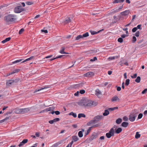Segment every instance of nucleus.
<instances>
[{
	"mask_svg": "<svg viewBox=\"0 0 147 147\" xmlns=\"http://www.w3.org/2000/svg\"><path fill=\"white\" fill-rule=\"evenodd\" d=\"M77 103L79 105L83 106L87 108L95 107L98 105L97 102L89 100L87 99L82 100L77 102Z\"/></svg>",
	"mask_w": 147,
	"mask_h": 147,
	"instance_id": "1",
	"label": "nucleus"
},
{
	"mask_svg": "<svg viewBox=\"0 0 147 147\" xmlns=\"http://www.w3.org/2000/svg\"><path fill=\"white\" fill-rule=\"evenodd\" d=\"M16 16L11 14H8L4 17V20L7 22H12L16 19Z\"/></svg>",
	"mask_w": 147,
	"mask_h": 147,
	"instance_id": "2",
	"label": "nucleus"
},
{
	"mask_svg": "<svg viewBox=\"0 0 147 147\" xmlns=\"http://www.w3.org/2000/svg\"><path fill=\"white\" fill-rule=\"evenodd\" d=\"M137 110H135L134 112L131 113L129 116V120L131 122H133L135 120L136 118L137 115L136 113Z\"/></svg>",
	"mask_w": 147,
	"mask_h": 147,
	"instance_id": "3",
	"label": "nucleus"
},
{
	"mask_svg": "<svg viewBox=\"0 0 147 147\" xmlns=\"http://www.w3.org/2000/svg\"><path fill=\"white\" fill-rule=\"evenodd\" d=\"M25 10V9L23 8L22 6H18L16 7L14 9V11L16 13H20Z\"/></svg>",
	"mask_w": 147,
	"mask_h": 147,
	"instance_id": "4",
	"label": "nucleus"
},
{
	"mask_svg": "<svg viewBox=\"0 0 147 147\" xmlns=\"http://www.w3.org/2000/svg\"><path fill=\"white\" fill-rule=\"evenodd\" d=\"M115 132V129L114 128H112L108 133H106V137L108 138H110L111 137L114 136Z\"/></svg>",
	"mask_w": 147,
	"mask_h": 147,
	"instance_id": "5",
	"label": "nucleus"
},
{
	"mask_svg": "<svg viewBox=\"0 0 147 147\" xmlns=\"http://www.w3.org/2000/svg\"><path fill=\"white\" fill-rule=\"evenodd\" d=\"M16 80H9L6 81V85L7 86H10L14 84L16 82Z\"/></svg>",
	"mask_w": 147,
	"mask_h": 147,
	"instance_id": "6",
	"label": "nucleus"
},
{
	"mask_svg": "<svg viewBox=\"0 0 147 147\" xmlns=\"http://www.w3.org/2000/svg\"><path fill=\"white\" fill-rule=\"evenodd\" d=\"M102 117V115H97L94 118V119L93 120L94 123H97L98 121L100 120Z\"/></svg>",
	"mask_w": 147,
	"mask_h": 147,
	"instance_id": "7",
	"label": "nucleus"
},
{
	"mask_svg": "<svg viewBox=\"0 0 147 147\" xmlns=\"http://www.w3.org/2000/svg\"><path fill=\"white\" fill-rule=\"evenodd\" d=\"M94 73L92 72H88L85 74L84 75L85 77H90L94 76Z\"/></svg>",
	"mask_w": 147,
	"mask_h": 147,
	"instance_id": "8",
	"label": "nucleus"
},
{
	"mask_svg": "<svg viewBox=\"0 0 147 147\" xmlns=\"http://www.w3.org/2000/svg\"><path fill=\"white\" fill-rule=\"evenodd\" d=\"M30 108L21 109V114H24L30 111Z\"/></svg>",
	"mask_w": 147,
	"mask_h": 147,
	"instance_id": "9",
	"label": "nucleus"
},
{
	"mask_svg": "<svg viewBox=\"0 0 147 147\" xmlns=\"http://www.w3.org/2000/svg\"><path fill=\"white\" fill-rule=\"evenodd\" d=\"M72 18L71 17H68L66 18L64 23L65 24L69 23L71 22L72 20Z\"/></svg>",
	"mask_w": 147,
	"mask_h": 147,
	"instance_id": "10",
	"label": "nucleus"
},
{
	"mask_svg": "<svg viewBox=\"0 0 147 147\" xmlns=\"http://www.w3.org/2000/svg\"><path fill=\"white\" fill-rule=\"evenodd\" d=\"M28 141V140L27 139H24L23 141L21 142L20 144L18 145L19 147H21L23 146L24 144L27 143Z\"/></svg>",
	"mask_w": 147,
	"mask_h": 147,
	"instance_id": "11",
	"label": "nucleus"
},
{
	"mask_svg": "<svg viewBox=\"0 0 147 147\" xmlns=\"http://www.w3.org/2000/svg\"><path fill=\"white\" fill-rule=\"evenodd\" d=\"M60 120V119L58 118H55L53 120L49 121V123L51 124H52L54 122H56L59 121Z\"/></svg>",
	"mask_w": 147,
	"mask_h": 147,
	"instance_id": "12",
	"label": "nucleus"
},
{
	"mask_svg": "<svg viewBox=\"0 0 147 147\" xmlns=\"http://www.w3.org/2000/svg\"><path fill=\"white\" fill-rule=\"evenodd\" d=\"M129 11L127 10L121 13V14L123 16H125L129 14Z\"/></svg>",
	"mask_w": 147,
	"mask_h": 147,
	"instance_id": "13",
	"label": "nucleus"
},
{
	"mask_svg": "<svg viewBox=\"0 0 147 147\" xmlns=\"http://www.w3.org/2000/svg\"><path fill=\"white\" fill-rule=\"evenodd\" d=\"M65 47H64L62 46L61 47V49L60 50V51L59 52L62 54H68V53L65 52H64V50H65Z\"/></svg>",
	"mask_w": 147,
	"mask_h": 147,
	"instance_id": "14",
	"label": "nucleus"
},
{
	"mask_svg": "<svg viewBox=\"0 0 147 147\" xmlns=\"http://www.w3.org/2000/svg\"><path fill=\"white\" fill-rule=\"evenodd\" d=\"M111 100L112 102H115L119 101V99L117 96H115L112 98Z\"/></svg>",
	"mask_w": 147,
	"mask_h": 147,
	"instance_id": "15",
	"label": "nucleus"
},
{
	"mask_svg": "<svg viewBox=\"0 0 147 147\" xmlns=\"http://www.w3.org/2000/svg\"><path fill=\"white\" fill-rule=\"evenodd\" d=\"M20 71V69H16L13 70V71L12 72L10 73L8 75H7V76H9L13 74L18 72Z\"/></svg>",
	"mask_w": 147,
	"mask_h": 147,
	"instance_id": "16",
	"label": "nucleus"
},
{
	"mask_svg": "<svg viewBox=\"0 0 147 147\" xmlns=\"http://www.w3.org/2000/svg\"><path fill=\"white\" fill-rule=\"evenodd\" d=\"M34 59V56H31L30 57L23 61H22V62H21V63L25 62L26 61H29L30 60L32 59Z\"/></svg>",
	"mask_w": 147,
	"mask_h": 147,
	"instance_id": "17",
	"label": "nucleus"
},
{
	"mask_svg": "<svg viewBox=\"0 0 147 147\" xmlns=\"http://www.w3.org/2000/svg\"><path fill=\"white\" fill-rule=\"evenodd\" d=\"M129 123L127 122H123L121 124V126L123 127H126L128 126Z\"/></svg>",
	"mask_w": 147,
	"mask_h": 147,
	"instance_id": "18",
	"label": "nucleus"
},
{
	"mask_svg": "<svg viewBox=\"0 0 147 147\" xmlns=\"http://www.w3.org/2000/svg\"><path fill=\"white\" fill-rule=\"evenodd\" d=\"M125 0H115L113 2V3H121L123 2Z\"/></svg>",
	"mask_w": 147,
	"mask_h": 147,
	"instance_id": "19",
	"label": "nucleus"
},
{
	"mask_svg": "<svg viewBox=\"0 0 147 147\" xmlns=\"http://www.w3.org/2000/svg\"><path fill=\"white\" fill-rule=\"evenodd\" d=\"M23 60V59H19L16 61H13L12 62V64H14L16 63H17L19 62H21Z\"/></svg>",
	"mask_w": 147,
	"mask_h": 147,
	"instance_id": "20",
	"label": "nucleus"
},
{
	"mask_svg": "<svg viewBox=\"0 0 147 147\" xmlns=\"http://www.w3.org/2000/svg\"><path fill=\"white\" fill-rule=\"evenodd\" d=\"M122 131V129L121 128L119 127L117 129H115V132L116 134H118L120 133Z\"/></svg>",
	"mask_w": 147,
	"mask_h": 147,
	"instance_id": "21",
	"label": "nucleus"
},
{
	"mask_svg": "<svg viewBox=\"0 0 147 147\" xmlns=\"http://www.w3.org/2000/svg\"><path fill=\"white\" fill-rule=\"evenodd\" d=\"M11 39V38L10 37L7 38H6L5 39L2 41L1 42L2 43L4 44L6 42L9 41Z\"/></svg>",
	"mask_w": 147,
	"mask_h": 147,
	"instance_id": "22",
	"label": "nucleus"
},
{
	"mask_svg": "<svg viewBox=\"0 0 147 147\" xmlns=\"http://www.w3.org/2000/svg\"><path fill=\"white\" fill-rule=\"evenodd\" d=\"M54 109V108L52 107H50L48 108H47L45 109V112H48L50 111H53Z\"/></svg>",
	"mask_w": 147,
	"mask_h": 147,
	"instance_id": "23",
	"label": "nucleus"
},
{
	"mask_svg": "<svg viewBox=\"0 0 147 147\" xmlns=\"http://www.w3.org/2000/svg\"><path fill=\"white\" fill-rule=\"evenodd\" d=\"M48 88V87H47V86H45L43 88H41L40 89H39L38 90H35L34 92V93H36V92H37L38 91H40L42 90H43V89H46V88Z\"/></svg>",
	"mask_w": 147,
	"mask_h": 147,
	"instance_id": "24",
	"label": "nucleus"
},
{
	"mask_svg": "<svg viewBox=\"0 0 147 147\" xmlns=\"http://www.w3.org/2000/svg\"><path fill=\"white\" fill-rule=\"evenodd\" d=\"M72 139L74 142H76L78 140L79 138L77 136H74L72 137Z\"/></svg>",
	"mask_w": 147,
	"mask_h": 147,
	"instance_id": "25",
	"label": "nucleus"
},
{
	"mask_svg": "<svg viewBox=\"0 0 147 147\" xmlns=\"http://www.w3.org/2000/svg\"><path fill=\"white\" fill-rule=\"evenodd\" d=\"M109 113V110L108 109L105 111V112L103 113V115L104 116H106L108 115Z\"/></svg>",
	"mask_w": 147,
	"mask_h": 147,
	"instance_id": "26",
	"label": "nucleus"
},
{
	"mask_svg": "<svg viewBox=\"0 0 147 147\" xmlns=\"http://www.w3.org/2000/svg\"><path fill=\"white\" fill-rule=\"evenodd\" d=\"M103 30V29H102V30H100L98 31L97 32H95V31H92V30H91V31H90V32H91V34H92V35H94V34H97L98 33H99L102 30Z\"/></svg>",
	"mask_w": 147,
	"mask_h": 147,
	"instance_id": "27",
	"label": "nucleus"
},
{
	"mask_svg": "<svg viewBox=\"0 0 147 147\" xmlns=\"http://www.w3.org/2000/svg\"><path fill=\"white\" fill-rule=\"evenodd\" d=\"M96 136L94 135H92L91 136H90L89 138V140L90 141H92L94 139H96Z\"/></svg>",
	"mask_w": 147,
	"mask_h": 147,
	"instance_id": "28",
	"label": "nucleus"
},
{
	"mask_svg": "<svg viewBox=\"0 0 147 147\" xmlns=\"http://www.w3.org/2000/svg\"><path fill=\"white\" fill-rule=\"evenodd\" d=\"M85 115L83 113H79L78 115V117L79 118H80L82 117H85Z\"/></svg>",
	"mask_w": 147,
	"mask_h": 147,
	"instance_id": "29",
	"label": "nucleus"
},
{
	"mask_svg": "<svg viewBox=\"0 0 147 147\" xmlns=\"http://www.w3.org/2000/svg\"><path fill=\"white\" fill-rule=\"evenodd\" d=\"M118 109V107H115L113 108H110L108 109V110L110 111H112L115 110L117 109Z\"/></svg>",
	"mask_w": 147,
	"mask_h": 147,
	"instance_id": "30",
	"label": "nucleus"
},
{
	"mask_svg": "<svg viewBox=\"0 0 147 147\" xmlns=\"http://www.w3.org/2000/svg\"><path fill=\"white\" fill-rule=\"evenodd\" d=\"M140 134L139 133V132H137L136 133L135 138L136 139H138L140 137Z\"/></svg>",
	"mask_w": 147,
	"mask_h": 147,
	"instance_id": "31",
	"label": "nucleus"
},
{
	"mask_svg": "<svg viewBox=\"0 0 147 147\" xmlns=\"http://www.w3.org/2000/svg\"><path fill=\"white\" fill-rule=\"evenodd\" d=\"M122 121V120L121 118H118L116 120V123L118 124H120Z\"/></svg>",
	"mask_w": 147,
	"mask_h": 147,
	"instance_id": "32",
	"label": "nucleus"
},
{
	"mask_svg": "<svg viewBox=\"0 0 147 147\" xmlns=\"http://www.w3.org/2000/svg\"><path fill=\"white\" fill-rule=\"evenodd\" d=\"M94 123H95L94 121L93 120H92L88 122L87 123V125L88 126H90L92 124Z\"/></svg>",
	"mask_w": 147,
	"mask_h": 147,
	"instance_id": "33",
	"label": "nucleus"
},
{
	"mask_svg": "<svg viewBox=\"0 0 147 147\" xmlns=\"http://www.w3.org/2000/svg\"><path fill=\"white\" fill-rule=\"evenodd\" d=\"M69 115H72L74 117L76 118L77 117V115L76 113H73V112H71L69 114Z\"/></svg>",
	"mask_w": 147,
	"mask_h": 147,
	"instance_id": "34",
	"label": "nucleus"
},
{
	"mask_svg": "<svg viewBox=\"0 0 147 147\" xmlns=\"http://www.w3.org/2000/svg\"><path fill=\"white\" fill-rule=\"evenodd\" d=\"M21 109H16L15 111V112L17 114H21Z\"/></svg>",
	"mask_w": 147,
	"mask_h": 147,
	"instance_id": "35",
	"label": "nucleus"
},
{
	"mask_svg": "<svg viewBox=\"0 0 147 147\" xmlns=\"http://www.w3.org/2000/svg\"><path fill=\"white\" fill-rule=\"evenodd\" d=\"M141 78L140 76H138L135 80V81L137 83H139L140 81Z\"/></svg>",
	"mask_w": 147,
	"mask_h": 147,
	"instance_id": "36",
	"label": "nucleus"
},
{
	"mask_svg": "<svg viewBox=\"0 0 147 147\" xmlns=\"http://www.w3.org/2000/svg\"><path fill=\"white\" fill-rule=\"evenodd\" d=\"M82 36L83 38L84 37H86L89 36V33L88 32H86L85 33L83 34Z\"/></svg>",
	"mask_w": 147,
	"mask_h": 147,
	"instance_id": "37",
	"label": "nucleus"
},
{
	"mask_svg": "<svg viewBox=\"0 0 147 147\" xmlns=\"http://www.w3.org/2000/svg\"><path fill=\"white\" fill-rule=\"evenodd\" d=\"M78 136L80 138H82L83 136L82 131H80L78 133Z\"/></svg>",
	"mask_w": 147,
	"mask_h": 147,
	"instance_id": "38",
	"label": "nucleus"
},
{
	"mask_svg": "<svg viewBox=\"0 0 147 147\" xmlns=\"http://www.w3.org/2000/svg\"><path fill=\"white\" fill-rule=\"evenodd\" d=\"M130 80L129 79H126L125 81V85L127 86L129 84Z\"/></svg>",
	"mask_w": 147,
	"mask_h": 147,
	"instance_id": "39",
	"label": "nucleus"
},
{
	"mask_svg": "<svg viewBox=\"0 0 147 147\" xmlns=\"http://www.w3.org/2000/svg\"><path fill=\"white\" fill-rule=\"evenodd\" d=\"M96 95H98L99 94H101V92L98 89H97V90H96Z\"/></svg>",
	"mask_w": 147,
	"mask_h": 147,
	"instance_id": "40",
	"label": "nucleus"
},
{
	"mask_svg": "<svg viewBox=\"0 0 147 147\" xmlns=\"http://www.w3.org/2000/svg\"><path fill=\"white\" fill-rule=\"evenodd\" d=\"M81 38H83L82 35H79L77 36L76 38V40H78L80 39Z\"/></svg>",
	"mask_w": 147,
	"mask_h": 147,
	"instance_id": "41",
	"label": "nucleus"
},
{
	"mask_svg": "<svg viewBox=\"0 0 147 147\" xmlns=\"http://www.w3.org/2000/svg\"><path fill=\"white\" fill-rule=\"evenodd\" d=\"M124 59H123L119 63V65L121 66H122L123 65V64H124Z\"/></svg>",
	"mask_w": 147,
	"mask_h": 147,
	"instance_id": "42",
	"label": "nucleus"
},
{
	"mask_svg": "<svg viewBox=\"0 0 147 147\" xmlns=\"http://www.w3.org/2000/svg\"><path fill=\"white\" fill-rule=\"evenodd\" d=\"M136 38L135 36H133L132 38V42L133 43H134L136 41Z\"/></svg>",
	"mask_w": 147,
	"mask_h": 147,
	"instance_id": "43",
	"label": "nucleus"
},
{
	"mask_svg": "<svg viewBox=\"0 0 147 147\" xmlns=\"http://www.w3.org/2000/svg\"><path fill=\"white\" fill-rule=\"evenodd\" d=\"M120 43H122L123 42V39L121 38H119L117 40Z\"/></svg>",
	"mask_w": 147,
	"mask_h": 147,
	"instance_id": "44",
	"label": "nucleus"
},
{
	"mask_svg": "<svg viewBox=\"0 0 147 147\" xmlns=\"http://www.w3.org/2000/svg\"><path fill=\"white\" fill-rule=\"evenodd\" d=\"M120 11L119 9H113V10L112 11V13H115L118 12H119Z\"/></svg>",
	"mask_w": 147,
	"mask_h": 147,
	"instance_id": "45",
	"label": "nucleus"
},
{
	"mask_svg": "<svg viewBox=\"0 0 147 147\" xmlns=\"http://www.w3.org/2000/svg\"><path fill=\"white\" fill-rule=\"evenodd\" d=\"M143 116V114L142 113H140L138 116V119H141Z\"/></svg>",
	"mask_w": 147,
	"mask_h": 147,
	"instance_id": "46",
	"label": "nucleus"
},
{
	"mask_svg": "<svg viewBox=\"0 0 147 147\" xmlns=\"http://www.w3.org/2000/svg\"><path fill=\"white\" fill-rule=\"evenodd\" d=\"M26 3L27 5H30L33 4V3L30 1H27L26 2Z\"/></svg>",
	"mask_w": 147,
	"mask_h": 147,
	"instance_id": "47",
	"label": "nucleus"
},
{
	"mask_svg": "<svg viewBox=\"0 0 147 147\" xmlns=\"http://www.w3.org/2000/svg\"><path fill=\"white\" fill-rule=\"evenodd\" d=\"M140 31H137L135 33V35L136 37H138L140 35Z\"/></svg>",
	"mask_w": 147,
	"mask_h": 147,
	"instance_id": "48",
	"label": "nucleus"
},
{
	"mask_svg": "<svg viewBox=\"0 0 147 147\" xmlns=\"http://www.w3.org/2000/svg\"><path fill=\"white\" fill-rule=\"evenodd\" d=\"M24 28H22L19 31V34H22V32L24 31Z\"/></svg>",
	"mask_w": 147,
	"mask_h": 147,
	"instance_id": "49",
	"label": "nucleus"
},
{
	"mask_svg": "<svg viewBox=\"0 0 147 147\" xmlns=\"http://www.w3.org/2000/svg\"><path fill=\"white\" fill-rule=\"evenodd\" d=\"M128 118H127V117H126V116H125L123 117V120L124 121H127L128 120Z\"/></svg>",
	"mask_w": 147,
	"mask_h": 147,
	"instance_id": "50",
	"label": "nucleus"
},
{
	"mask_svg": "<svg viewBox=\"0 0 147 147\" xmlns=\"http://www.w3.org/2000/svg\"><path fill=\"white\" fill-rule=\"evenodd\" d=\"M137 30V27H134L132 29V31L133 32H136Z\"/></svg>",
	"mask_w": 147,
	"mask_h": 147,
	"instance_id": "51",
	"label": "nucleus"
},
{
	"mask_svg": "<svg viewBox=\"0 0 147 147\" xmlns=\"http://www.w3.org/2000/svg\"><path fill=\"white\" fill-rule=\"evenodd\" d=\"M92 128V127H89L88 129L87 130V132H88L89 133H90V132Z\"/></svg>",
	"mask_w": 147,
	"mask_h": 147,
	"instance_id": "52",
	"label": "nucleus"
},
{
	"mask_svg": "<svg viewBox=\"0 0 147 147\" xmlns=\"http://www.w3.org/2000/svg\"><path fill=\"white\" fill-rule=\"evenodd\" d=\"M137 76V74H134L133 76H131V77L132 78H136Z\"/></svg>",
	"mask_w": 147,
	"mask_h": 147,
	"instance_id": "53",
	"label": "nucleus"
},
{
	"mask_svg": "<svg viewBox=\"0 0 147 147\" xmlns=\"http://www.w3.org/2000/svg\"><path fill=\"white\" fill-rule=\"evenodd\" d=\"M97 58L96 57H94L93 59H91L90 61H94L97 60Z\"/></svg>",
	"mask_w": 147,
	"mask_h": 147,
	"instance_id": "54",
	"label": "nucleus"
},
{
	"mask_svg": "<svg viewBox=\"0 0 147 147\" xmlns=\"http://www.w3.org/2000/svg\"><path fill=\"white\" fill-rule=\"evenodd\" d=\"M80 92L81 94H84L85 93V90H81L80 91Z\"/></svg>",
	"mask_w": 147,
	"mask_h": 147,
	"instance_id": "55",
	"label": "nucleus"
},
{
	"mask_svg": "<svg viewBox=\"0 0 147 147\" xmlns=\"http://www.w3.org/2000/svg\"><path fill=\"white\" fill-rule=\"evenodd\" d=\"M142 26V25L141 24H139V25H138L137 26V29H140V30H141L142 29V28L141 27V26Z\"/></svg>",
	"mask_w": 147,
	"mask_h": 147,
	"instance_id": "56",
	"label": "nucleus"
},
{
	"mask_svg": "<svg viewBox=\"0 0 147 147\" xmlns=\"http://www.w3.org/2000/svg\"><path fill=\"white\" fill-rule=\"evenodd\" d=\"M147 92V88L145 89H144L142 92V94H144L146 93V92Z\"/></svg>",
	"mask_w": 147,
	"mask_h": 147,
	"instance_id": "57",
	"label": "nucleus"
},
{
	"mask_svg": "<svg viewBox=\"0 0 147 147\" xmlns=\"http://www.w3.org/2000/svg\"><path fill=\"white\" fill-rule=\"evenodd\" d=\"M128 36V35H127L126 34H123V35H122L121 36V38H124L125 37H126L127 36Z\"/></svg>",
	"mask_w": 147,
	"mask_h": 147,
	"instance_id": "58",
	"label": "nucleus"
},
{
	"mask_svg": "<svg viewBox=\"0 0 147 147\" xmlns=\"http://www.w3.org/2000/svg\"><path fill=\"white\" fill-rule=\"evenodd\" d=\"M136 17V15H134L132 16V19L131 20V22H133L134 20L135 19Z\"/></svg>",
	"mask_w": 147,
	"mask_h": 147,
	"instance_id": "59",
	"label": "nucleus"
},
{
	"mask_svg": "<svg viewBox=\"0 0 147 147\" xmlns=\"http://www.w3.org/2000/svg\"><path fill=\"white\" fill-rule=\"evenodd\" d=\"M41 31L42 32H44L45 33H48V31H47V30H41Z\"/></svg>",
	"mask_w": 147,
	"mask_h": 147,
	"instance_id": "60",
	"label": "nucleus"
},
{
	"mask_svg": "<svg viewBox=\"0 0 147 147\" xmlns=\"http://www.w3.org/2000/svg\"><path fill=\"white\" fill-rule=\"evenodd\" d=\"M65 56V55H60L56 57V59L57 58H61L63 56Z\"/></svg>",
	"mask_w": 147,
	"mask_h": 147,
	"instance_id": "61",
	"label": "nucleus"
},
{
	"mask_svg": "<svg viewBox=\"0 0 147 147\" xmlns=\"http://www.w3.org/2000/svg\"><path fill=\"white\" fill-rule=\"evenodd\" d=\"M115 57L114 56V57H110L109 59L112 60H113V59H115Z\"/></svg>",
	"mask_w": 147,
	"mask_h": 147,
	"instance_id": "62",
	"label": "nucleus"
},
{
	"mask_svg": "<svg viewBox=\"0 0 147 147\" xmlns=\"http://www.w3.org/2000/svg\"><path fill=\"white\" fill-rule=\"evenodd\" d=\"M55 113L56 115H59L60 114V112L59 111H55Z\"/></svg>",
	"mask_w": 147,
	"mask_h": 147,
	"instance_id": "63",
	"label": "nucleus"
},
{
	"mask_svg": "<svg viewBox=\"0 0 147 147\" xmlns=\"http://www.w3.org/2000/svg\"><path fill=\"white\" fill-rule=\"evenodd\" d=\"M116 87H117V90L118 91H120L121 90V88L120 87H119V86L117 87V86H116Z\"/></svg>",
	"mask_w": 147,
	"mask_h": 147,
	"instance_id": "64",
	"label": "nucleus"
}]
</instances>
